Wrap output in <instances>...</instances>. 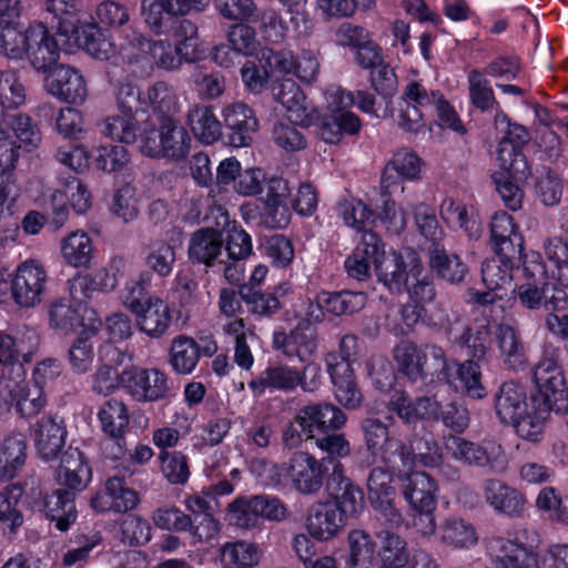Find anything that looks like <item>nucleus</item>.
<instances>
[{
  "label": "nucleus",
  "mask_w": 568,
  "mask_h": 568,
  "mask_svg": "<svg viewBox=\"0 0 568 568\" xmlns=\"http://www.w3.org/2000/svg\"><path fill=\"white\" fill-rule=\"evenodd\" d=\"M422 160L417 154L409 151H399L385 166L382 176V187L385 193H390L399 179L415 180L419 178Z\"/></svg>",
  "instance_id": "49530a36"
},
{
  "label": "nucleus",
  "mask_w": 568,
  "mask_h": 568,
  "mask_svg": "<svg viewBox=\"0 0 568 568\" xmlns=\"http://www.w3.org/2000/svg\"><path fill=\"white\" fill-rule=\"evenodd\" d=\"M523 254L511 256L504 252H495V255L486 258L481 264V281L486 291L479 292L468 288V303L488 306L501 301L513 285V272L518 266Z\"/></svg>",
  "instance_id": "ddd939ff"
},
{
  "label": "nucleus",
  "mask_w": 568,
  "mask_h": 568,
  "mask_svg": "<svg viewBox=\"0 0 568 568\" xmlns=\"http://www.w3.org/2000/svg\"><path fill=\"white\" fill-rule=\"evenodd\" d=\"M324 460H318L306 452H296L278 467V475L300 494L314 495L322 489L324 484L326 473Z\"/></svg>",
  "instance_id": "a211bd4d"
},
{
  "label": "nucleus",
  "mask_w": 568,
  "mask_h": 568,
  "mask_svg": "<svg viewBox=\"0 0 568 568\" xmlns=\"http://www.w3.org/2000/svg\"><path fill=\"white\" fill-rule=\"evenodd\" d=\"M60 253L68 266L89 268L95 256L94 242L85 231L77 230L60 240Z\"/></svg>",
  "instance_id": "58836bf2"
},
{
  "label": "nucleus",
  "mask_w": 568,
  "mask_h": 568,
  "mask_svg": "<svg viewBox=\"0 0 568 568\" xmlns=\"http://www.w3.org/2000/svg\"><path fill=\"white\" fill-rule=\"evenodd\" d=\"M47 404L41 385L27 379L23 365L2 368L0 372V405L14 408L21 417L39 414Z\"/></svg>",
  "instance_id": "6e6552de"
},
{
  "label": "nucleus",
  "mask_w": 568,
  "mask_h": 568,
  "mask_svg": "<svg viewBox=\"0 0 568 568\" xmlns=\"http://www.w3.org/2000/svg\"><path fill=\"white\" fill-rule=\"evenodd\" d=\"M440 91L428 90L420 80H410L403 88L395 113L385 111L383 118H394L404 131L418 133L426 126L424 112L433 106Z\"/></svg>",
  "instance_id": "4468645a"
},
{
  "label": "nucleus",
  "mask_w": 568,
  "mask_h": 568,
  "mask_svg": "<svg viewBox=\"0 0 568 568\" xmlns=\"http://www.w3.org/2000/svg\"><path fill=\"white\" fill-rule=\"evenodd\" d=\"M464 463L483 469L485 474L498 475L508 468V459L501 446L493 443L464 440Z\"/></svg>",
  "instance_id": "c9c22d12"
},
{
  "label": "nucleus",
  "mask_w": 568,
  "mask_h": 568,
  "mask_svg": "<svg viewBox=\"0 0 568 568\" xmlns=\"http://www.w3.org/2000/svg\"><path fill=\"white\" fill-rule=\"evenodd\" d=\"M390 407L406 423L418 419L434 418L438 414V405L430 398H418L413 403L403 390H395L390 397Z\"/></svg>",
  "instance_id": "09e8293b"
},
{
  "label": "nucleus",
  "mask_w": 568,
  "mask_h": 568,
  "mask_svg": "<svg viewBox=\"0 0 568 568\" xmlns=\"http://www.w3.org/2000/svg\"><path fill=\"white\" fill-rule=\"evenodd\" d=\"M275 100L284 108L288 122L306 126L312 119V109L300 85L286 79L273 89Z\"/></svg>",
  "instance_id": "72a5a7b5"
},
{
  "label": "nucleus",
  "mask_w": 568,
  "mask_h": 568,
  "mask_svg": "<svg viewBox=\"0 0 568 568\" xmlns=\"http://www.w3.org/2000/svg\"><path fill=\"white\" fill-rule=\"evenodd\" d=\"M322 369L316 363L304 365L302 371L288 365H274L265 368L248 382L254 396H262L266 390L292 392L301 387L304 392H315L321 385Z\"/></svg>",
  "instance_id": "9b49d317"
},
{
  "label": "nucleus",
  "mask_w": 568,
  "mask_h": 568,
  "mask_svg": "<svg viewBox=\"0 0 568 568\" xmlns=\"http://www.w3.org/2000/svg\"><path fill=\"white\" fill-rule=\"evenodd\" d=\"M362 430L367 450L373 456L374 462H383L396 466L400 463L402 466H408L419 459L422 465L432 466L437 462V453L435 446H430L425 442L426 452L422 448V443L418 442L412 446V449L397 438L390 437L388 427L378 418L367 417L362 422Z\"/></svg>",
  "instance_id": "39448f33"
},
{
  "label": "nucleus",
  "mask_w": 568,
  "mask_h": 568,
  "mask_svg": "<svg viewBox=\"0 0 568 568\" xmlns=\"http://www.w3.org/2000/svg\"><path fill=\"white\" fill-rule=\"evenodd\" d=\"M336 358H328V375L333 384V393L336 402L348 410L362 407L364 395L359 389L353 367L346 363H335Z\"/></svg>",
  "instance_id": "cd10ccee"
},
{
  "label": "nucleus",
  "mask_w": 568,
  "mask_h": 568,
  "mask_svg": "<svg viewBox=\"0 0 568 568\" xmlns=\"http://www.w3.org/2000/svg\"><path fill=\"white\" fill-rule=\"evenodd\" d=\"M222 331L230 343L234 345V363L244 371H250L254 364V356L248 346V341H253L255 333L246 326L243 318L227 321L222 326Z\"/></svg>",
  "instance_id": "a18cd8bd"
},
{
  "label": "nucleus",
  "mask_w": 568,
  "mask_h": 568,
  "mask_svg": "<svg viewBox=\"0 0 568 568\" xmlns=\"http://www.w3.org/2000/svg\"><path fill=\"white\" fill-rule=\"evenodd\" d=\"M324 97L329 114L321 118L318 126L321 139L326 143L336 144L341 142L344 134H357L362 129V121L349 111L355 103L354 93L332 84L326 88Z\"/></svg>",
  "instance_id": "1a4fd4ad"
},
{
  "label": "nucleus",
  "mask_w": 568,
  "mask_h": 568,
  "mask_svg": "<svg viewBox=\"0 0 568 568\" xmlns=\"http://www.w3.org/2000/svg\"><path fill=\"white\" fill-rule=\"evenodd\" d=\"M22 496L23 488L20 484L8 485L0 491V521L12 530L23 523Z\"/></svg>",
  "instance_id": "69168bd1"
},
{
  "label": "nucleus",
  "mask_w": 568,
  "mask_h": 568,
  "mask_svg": "<svg viewBox=\"0 0 568 568\" xmlns=\"http://www.w3.org/2000/svg\"><path fill=\"white\" fill-rule=\"evenodd\" d=\"M189 255L193 261L214 267L224 256L221 232L214 229H201L195 232L189 244Z\"/></svg>",
  "instance_id": "c03bdc74"
},
{
  "label": "nucleus",
  "mask_w": 568,
  "mask_h": 568,
  "mask_svg": "<svg viewBox=\"0 0 568 568\" xmlns=\"http://www.w3.org/2000/svg\"><path fill=\"white\" fill-rule=\"evenodd\" d=\"M98 418L102 430L112 438H120L129 425L128 407L122 400L109 399L101 405Z\"/></svg>",
  "instance_id": "bf43d9fd"
},
{
  "label": "nucleus",
  "mask_w": 568,
  "mask_h": 568,
  "mask_svg": "<svg viewBox=\"0 0 568 568\" xmlns=\"http://www.w3.org/2000/svg\"><path fill=\"white\" fill-rule=\"evenodd\" d=\"M336 212L344 224L363 235L369 231L374 223L373 211L359 199L348 196L336 203Z\"/></svg>",
  "instance_id": "5fc2aeb1"
},
{
  "label": "nucleus",
  "mask_w": 568,
  "mask_h": 568,
  "mask_svg": "<svg viewBox=\"0 0 568 568\" xmlns=\"http://www.w3.org/2000/svg\"><path fill=\"white\" fill-rule=\"evenodd\" d=\"M144 263L160 277H168L172 274L175 264L174 246L163 240L153 239L143 248Z\"/></svg>",
  "instance_id": "6e6d98bb"
},
{
  "label": "nucleus",
  "mask_w": 568,
  "mask_h": 568,
  "mask_svg": "<svg viewBox=\"0 0 568 568\" xmlns=\"http://www.w3.org/2000/svg\"><path fill=\"white\" fill-rule=\"evenodd\" d=\"M27 460V442L22 434H10L0 440V480H11Z\"/></svg>",
  "instance_id": "79ce46f5"
},
{
  "label": "nucleus",
  "mask_w": 568,
  "mask_h": 568,
  "mask_svg": "<svg viewBox=\"0 0 568 568\" xmlns=\"http://www.w3.org/2000/svg\"><path fill=\"white\" fill-rule=\"evenodd\" d=\"M536 507L552 523L568 526V497H562L555 487H544L537 498Z\"/></svg>",
  "instance_id": "338daca9"
},
{
  "label": "nucleus",
  "mask_w": 568,
  "mask_h": 568,
  "mask_svg": "<svg viewBox=\"0 0 568 568\" xmlns=\"http://www.w3.org/2000/svg\"><path fill=\"white\" fill-rule=\"evenodd\" d=\"M144 123L139 125L134 112H119L108 115L102 123V134L119 141L131 144L136 141L138 131L141 132Z\"/></svg>",
  "instance_id": "4d7b16f0"
},
{
  "label": "nucleus",
  "mask_w": 568,
  "mask_h": 568,
  "mask_svg": "<svg viewBox=\"0 0 568 568\" xmlns=\"http://www.w3.org/2000/svg\"><path fill=\"white\" fill-rule=\"evenodd\" d=\"M0 55L9 60L28 59L38 72H43L44 91L61 102L81 105L88 87L81 72L68 64H57L59 47L48 27L33 21L28 28L0 21Z\"/></svg>",
  "instance_id": "f03ea898"
},
{
  "label": "nucleus",
  "mask_w": 568,
  "mask_h": 568,
  "mask_svg": "<svg viewBox=\"0 0 568 568\" xmlns=\"http://www.w3.org/2000/svg\"><path fill=\"white\" fill-rule=\"evenodd\" d=\"M346 520L343 514L331 501H316L308 509L305 529L317 541H328L337 536Z\"/></svg>",
  "instance_id": "a878e982"
},
{
  "label": "nucleus",
  "mask_w": 568,
  "mask_h": 568,
  "mask_svg": "<svg viewBox=\"0 0 568 568\" xmlns=\"http://www.w3.org/2000/svg\"><path fill=\"white\" fill-rule=\"evenodd\" d=\"M263 57L271 72L294 74L306 84H311L318 79L321 64L317 54L313 50L304 49L297 55H294L287 50L264 49Z\"/></svg>",
  "instance_id": "4be33fe9"
},
{
  "label": "nucleus",
  "mask_w": 568,
  "mask_h": 568,
  "mask_svg": "<svg viewBox=\"0 0 568 568\" xmlns=\"http://www.w3.org/2000/svg\"><path fill=\"white\" fill-rule=\"evenodd\" d=\"M266 183V193L262 197L261 221L268 229H283L291 220L287 205L290 195L288 182L282 178L266 179L261 169H247L239 175L234 184L236 193L243 196H254L262 192Z\"/></svg>",
  "instance_id": "20e7f679"
},
{
  "label": "nucleus",
  "mask_w": 568,
  "mask_h": 568,
  "mask_svg": "<svg viewBox=\"0 0 568 568\" xmlns=\"http://www.w3.org/2000/svg\"><path fill=\"white\" fill-rule=\"evenodd\" d=\"M48 284L43 263L36 258L21 262L11 278L13 300L23 307L34 306L42 301Z\"/></svg>",
  "instance_id": "aec40b11"
},
{
  "label": "nucleus",
  "mask_w": 568,
  "mask_h": 568,
  "mask_svg": "<svg viewBox=\"0 0 568 568\" xmlns=\"http://www.w3.org/2000/svg\"><path fill=\"white\" fill-rule=\"evenodd\" d=\"M321 302L326 304V312L333 315H347L361 311L367 296L363 292H321Z\"/></svg>",
  "instance_id": "e2e57ef3"
},
{
  "label": "nucleus",
  "mask_w": 568,
  "mask_h": 568,
  "mask_svg": "<svg viewBox=\"0 0 568 568\" xmlns=\"http://www.w3.org/2000/svg\"><path fill=\"white\" fill-rule=\"evenodd\" d=\"M138 504V494L120 477L109 478L103 490L91 498V506L98 511L123 513L135 508Z\"/></svg>",
  "instance_id": "c756f323"
},
{
  "label": "nucleus",
  "mask_w": 568,
  "mask_h": 568,
  "mask_svg": "<svg viewBox=\"0 0 568 568\" xmlns=\"http://www.w3.org/2000/svg\"><path fill=\"white\" fill-rule=\"evenodd\" d=\"M139 136L141 153L152 159L179 161L184 159L191 149V136L175 116L144 121Z\"/></svg>",
  "instance_id": "0eeeda50"
},
{
  "label": "nucleus",
  "mask_w": 568,
  "mask_h": 568,
  "mask_svg": "<svg viewBox=\"0 0 568 568\" xmlns=\"http://www.w3.org/2000/svg\"><path fill=\"white\" fill-rule=\"evenodd\" d=\"M187 123L201 143L212 144L222 135V124L211 106H193L187 113Z\"/></svg>",
  "instance_id": "8fccbe9b"
},
{
  "label": "nucleus",
  "mask_w": 568,
  "mask_h": 568,
  "mask_svg": "<svg viewBox=\"0 0 568 568\" xmlns=\"http://www.w3.org/2000/svg\"><path fill=\"white\" fill-rule=\"evenodd\" d=\"M122 389L138 403L164 399L170 392L168 377L162 371L139 366L122 371Z\"/></svg>",
  "instance_id": "6ab92c4d"
},
{
  "label": "nucleus",
  "mask_w": 568,
  "mask_h": 568,
  "mask_svg": "<svg viewBox=\"0 0 568 568\" xmlns=\"http://www.w3.org/2000/svg\"><path fill=\"white\" fill-rule=\"evenodd\" d=\"M226 519L240 528H255L260 525L257 495L237 497L227 506Z\"/></svg>",
  "instance_id": "774afa93"
},
{
  "label": "nucleus",
  "mask_w": 568,
  "mask_h": 568,
  "mask_svg": "<svg viewBox=\"0 0 568 568\" xmlns=\"http://www.w3.org/2000/svg\"><path fill=\"white\" fill-rule=\"evenodd\" d=\"M33 440L40 457L54 459L65 444L67 430L62 420L52 416H42L32 428Z\"/></svg>",
  "instance_id": "473e14b6"
},
{
  "label": "nucleus",
  "mask_w": 568,
  "mask_h": 568,
  "mask_svg": "<svg viewBox=\"0 0 568 568\" xmlns=\"http://www.w3.org/2000/svg\"><path fill=\"white\" fill-rule=\"evenodd\" d=\"M367 490L372 506L385 516L393 518L396 497L393 475L382 467L374 468L367 479Z\"/></svg>",
  "instance_id": "a19ab883"
},
{
  "label": "nucleus",
  "mask_w": 568,
  "mask_h": 568,
  "mask_svg": "<svg viewBox=\"0 0 568 568\" xmlns=\"http://www.w3.org/2000/svg\"><path fill=\"white\" fill-rule=\"evenodd\" d=\"M382 248V239L376 233H365L353 252L346 257L344 267L348 276L365 281L371 276V264Z\"/></svg>",
  "instance_id": "f704fd0d"
},
{
  "label": "nucleus",
  "mask_w": 568,
  "mask_h": 568,
  "mask_svg": "<svg viewBox=\"0 0 568 568\" xmlns=\"http://www.w3.org/2000/svg\"><path fill=\"white\" fill-rule=\"evenodd\" d=\"M348 556L346 565L349 568H374L377 550L373 537L362 529H353L347 536Z\"/></svg>",
  "instance_id": "3c124183"
},
{
  "label": "nucleus",
  "mask_w": 568,
  "mask_h": 568,
  "mask_svg": "<svg viewBox=\"0 0 568 568\" xmlns=\"http://www.w3.org/2000/svg\"><path fill=\"white\" fill-rule=\"evenodd\" d=\"M490 240L494 252H504L511 256L523 254L524 239L518 232L513 216L506 212H497L493 216Z\"/></svg>",
  "instance_id": "ea45409f"
},
{
  "label": "nucleus",
  "mask_w": 568,
  "mask_h": 568,
  "mask_svg": "<svg viewBox=\"0 0 568 568\" xmlns=\"http://www.w3.org/2000/svg\"><path fill=\"white\" fill-rule=\"evenodd\" d=\"M377 558L382 568H404L410 560L406 540L399 535L384 530L377 535Z\"/></svg>",
  "instance_id": "de8ad7c7"
},
{
  "label": "nucleus",
  "mask_w": 568,
  "mask_h": 568,
  "mask_svg": "<svg viewBox=\"0 0 568 568\" xmlns=\"http://www.w3.org/2000/svg\"><path fill=\"white\" fill-rule=\"evenodd\" d=\"M500 552L497 568H538L539 559L532 547L498 538Z\"/></svg>",
  "instance_id": "13d9d810"
},
{
  "label": "nucleus",
  "mask_w": 568,
  "mask_h": 568,
  "mask_svg": "<svg viewBox=\"0 0 568 568\" xmlns=\"http://www.w3.org/2000/svg\"><path fill=\"white\" fill-rule=\"evenodd\" d=\"M82 328L68 349V364L74 374H85L91 371L95 353L93 337L102 327V321L93 308H84L80 322Z\"/></svg>",
  "instance_id": "5701e85b"
},
{
  "label": "nucleus",
  "mask_w": 568,
  "mask_h": 568,
  "mask_svg": "<svg viewBox=\"0 0 568 568\" xmlns=\"http://www.w3.org/2000/svg\"><path fill=\"white\" fill-rule=\"evenodd\" d=\"M125 354L112 344L100 347L99 366L92 377V389L102 395H109L122 388V372L118 367L123 363Z\"/></svg>",
  "instance_id": "c85d7f7f"
},
{
  "label": "nucleus",
  "mask_w": 568,
  "mask_h": 568,
  "mask_svg": "<svg viewBox=\"0 0 568 568\" xmlns=\"http://www.w3.org/2000/svg\"><path fill=\"white\" fill-rule=\"evenodd\" d=\"M534 382L546 406L545 412L560 413L568 402V389L561 366L554 356L541 358L534 369Z\"/></svg>",
  "instance_id": "412c9836"
},
{
  "label": "nucleus",
  "mask_w": 568,
  "mask_h": 568,
  "mask_svg": "<svg viewBox=\"0 0 568 568\" xmlns=\"http://www.w3.org/2000/svg\"><path fill=\"white\" fill-rule=\"evenodd\" d=\"M142 111H151L148 120L160 121L165 116H175L180 111V101L173 85L159 80L142 91Z\"/></svg>",
  "instance_id": "7c9ffc66"
},
{
  "label": "nucleus",
  "mask_w": 568,
  "mask_h": 568,
  "mask_svg": "<svg viewBox=\"0 0 568 568\" xmlns=\"http://www.w3.org/2000/svg\"><path fill=\"white\" fill-rule=\"evenodd\" d=\"M79 0H49L47 10L59 20L58 33L67 37L69 48L84 49L98 60L128 64L132 72L150 75L155 69L174 72L184 63H194L206 54V48L199 37L197 26L191 20H180L173 28V42L168 39H151L130 31L118 44L93 21L74 24L70 19L78 11Z\"/></svg>",
  "instance_id": "f257e3e1"
},
{
  "label": "nucleus",
  "mask_w": 568,
  "mask_h": 568,
  "mask_svg": "<svg viewBox=\"0 0 568 568\" xmlns=\"http://www.w3.org/2000/svg\"><path fill=\"white\" fill-rule=\"evenodd\" d=\"M419 463L416 458L415 462L408 466L406 475L399 474L398 477L404 481L403 494L410 507L415 511H422V519L427 520V525L422 528L424 532H434L436 528L434 509L436 507V494L438 490L436 481L425 471L410 470L413 465Z\"/></svg>",
  "instance_id": "dca6fc26"
},
{
  "label": "nucleus",
  "mask_w": 568,
  "mask_h": 568,
  "mask_svg": "<svg viewBox=\"0 0 568 568\" xmlns=\"http://www.w3.org/2000/svg\"><path fill=\"white\" fill-rule=\"evenodd\" d=\"M331 503L343 514L346 520L356 516L364 507V494L346 475L341 462H333L332 473L327 479Z\"/></svg>",
  "instance_id": "393cba45"
},
{
  "label": "nucleus",
  "mask_w": 568,
  "mask_h": 568,
  "mask_svg": "<svg viewBox=\"0 0 568 568\" xmlns=\"http://www.w3.org/2000/svg\"><path fill=\"white\" fill-rule=\"evenodd\" d=\"M221 114L230 131V143L235 148L248 145L258 129L254 111L243 102H232L222 109Z\"/></svg>",
  "instance_id": "bb28decb"
},
{
  "label": "nucleus",
  "mask_w": 568,
  "mask_h": 568,
  "mask_svg": "<svg viewBox=\"0 0 568 568\" xmlns=\"http://www.w3.org/2000/svg\"><path fill=\"white\" fill-rule=\"evenodd\" d=\"M495 125L503 133L497 146L499 169L508 171L518 181H527L531 175V169L524 153V149L531 139L528 130L521 124L510 122L504 112L496 113Z\"/></svg>",
  "instance_id": "9d476101"
},
{
  "label": "nucleus",
  "mask_w": 568,
  "mask_h": 568,
  "mask_svg": "<svg viewBox=\"0 0 568 568\" xmlns=\"http://www.w3.org/2000/svg\"><path fill=\"white\" fill-rule=\"evenodd\" d=\"M496 339L504 364L513 371L521 369L527 364L524 343L515 328L508 324H500Z\"/></svg>",
  "instance_id": "864d4df0"
},
{
  "label": "nucleus",
  "mask_w": 568,
  "mask_h": 568,
  "mask_svg": "<svg viewBox=\"0 0 568 568\" xmlns=\"http://www.w3.org/2000/svg\"><path fill=\"white\" fill-rule=\"evenodd\" d=\"M464 344L469 358L464 363V394L471 399H483L487 389L481 383V365L486 363L487 344L489 342V327L479 325L476 331L468 328Z\"/></svg>",
  "instance_id": "f3484780"
},
{
  "label": "nucleus",
  "mask_w": 568,
  "mask_h": 568,
  "mask_svg": "<svg viewBox=\"0 0 568 568\" xmlns=\"http://www.w3.org/2000/svg\"><path fill=\"white\" fill-rule=\"evenodd\" d=\"M36 201L50 211L51 224L55 229H60L68 221V205L77 214H84L91 209L92 195L84 182L75 176H70L60 186L45 187Z\"/></svg>",
  "instance_id": "f8f14e48"
},
{
  "label": "nucleus",
  "mask_w": 568,
  "mask_h": 568,
  "mask_svg": "<svg viewBox=\"0 0 568 568\" xmlns=\"http://www.w3.org/2000/svg\"><path fill=\"white\" fill-rule=\"evenodd\" d=\"M495 408L504 423L514 422L528 409L526 389L515 382H505L495 395Z\"/></svg>",
  "instance_id": "37998d69"
},
{
  "label": "nucleus",
  "mask_w": 568,
  "mask_h": 568,
  "mask_svg": "<svg viewBox=\"0 0 568 568\" xmlns=\"http://www.w3.org/2000/svg\"><path fill=\"white\" fill-rule=\"evenodd\" d=\"M57 479L73 490H83L92 479L91 467L78 448L70 447L63 454L57 469Z\"/></svg>",
  "instance_id": "e433bc0d"
},
{
  "label": "nucleus",
  "mask_w": 568,
  "mask_h": 568,
  "mask_svg": "<svg viewBox=\"0 0 568 568\" xmlns=\"http://www.w3.org/2000/svg\"><path fill=\"white\" fill-rule=\"evenodd\" d=\"M44 511L47 517L55 521L60 531H67L77 520L73 496L63 489H57L44 498Z\"/></svg>",
  "instance_id": "603ef678"
},
{
  "label": "nucleus",
  "mask_w": 568,
  "mask_h": 568,
  "mask_svg": "<svg viewBox=\"0 0 568 568\" xmlns=\"http://www.w3.org/2000/svg\"><path fill=\"white\" fill-rule=\"evenodd\" d=\"M317 348L315 335L311 329L295 328L284 336L283 349L288 357L296 356L302 363H313Z\"/></svg>",
  "instance_id": "0e129e2a"
},
{
  "label": "nucleus",
  "mask_w": 568,
  "mask_h": 568,
  "mask_svg": "<svg viewBox=\"0 0 568 568\" xmlns=\"http://www.w3.org/2000/svg\"><path fill=\"white\" fill-rule=\"evenodd\" d=\"M222 559L235 568H253L258 565L262 550L251 541L236 540L226 542L221 548Z\"/></svg>",
  "instance_id": "680f3d73"
},
{
  "label": "nucleus",
  "mask_w": 568,
  "mask_h": 568,
  "mask_svg": "<svg viewBox=\"0 0 568 568\" xmlns=\"http://www.w3.org/2000/svg\"><path fill=\"white\" fill-rule=\"evenodd\" d=\"M519 305L528 311H561L567 305V293L549 282L527 280L513 290Z\"/></svg>",
  "instance_id": "b1692460"
},
{
  "label": "nucleus",
  "mask_w": 568,
  "mask_h": 568,
  "mask_svg": "<svg viewBox=\"0 0 568 568\" xmlns=\"http://www.w3.org/2000/svg\"><path fill=\"white\" fill-rule=\"evenodd\" d=\"M375 272L378 281L392 292H400L406 286L408 277L417 278L423 268L416 252L385 251L384 243L375 257Z\"/></svg>",
  "instance_id": "2eb2a0df"
},
{
  "label": "nucleus",
  "mask_w": 568,
  "mask_h": 568,
  "mask_svg": "<svg viewBox=\"0 0 568 568\" xmlns=\"http://www.w3.org/2000/svg\"><path fill=\"white\" fill-rule=\"evenodd\" d=\"M483 490L487 504L497 513L509 517L523 515L526 497L516 488L510 487L503 480L488 478L484 481Z\"/></svg>",
  "instance_id": "2f4dec72"
},
{
  "label": "nucleus",
  "mask_w": 568,
  "mask_h": 568,
  "mask_svg": "<svg viewBox=\"0 0 568 568\" xmlns=\"http://www.w3.org/2000/svg\"><path fill=\"white\" fill-rule=\"evenodd\" d=\"M151 274L142 272L124 284L122 305L134 316L138 328L151 338L164 336L172 323V311L162 297L150 294Z\"/></svg>",
  "instance_id": "7ed1b4c3"
},
{
  "label": "nucleus",
  "mask_w": 568,
  "mask_h": 568,
  "mask_svg": "<svg viewBox=\"0 0 568 568\" xmlns=\"http://www.w3.org/2000/svg\"><path fill=\"white\" fill-rule=\"evenodd\" d=\"M393 356L398 368L410 379L429 375L445 379L448 384L462 381V365L448 364L440 347L427 346L423 351L414 343L405 341L395 346Z\"/></svg>",
  "instance_id": "423d86ee"
},
{
  "label": "nucleus",
  "mask_w": 568,
  "mask_h": 568,
  "mask_svg": "<svg viewBox=\"0 0 568 568\" xmlns=\"http://www.w3.org/2000/svg\"><path fill=\"white\" fill-rule=\"evenodd\" d=\"M200 359V348L195 341L187 336H178L170 348V364L179 374H191Z\"/></svg>",
  "instance_id": "052dcab7"
},
{
  "label": "nucleus",
  "mask_w": 568,
  "mask_h": 568,
  "mask_svg": "<svg viewBox=\"0 0 568 568\" xmlns=\"http://www.w3.org/2000/svg\"><path fill=\"white\" fill-rule=\"evenodd\" d=\"M300 419H303L308 433H327L341 429L346 420V414L337 406L329 403L310 404L298 410Z\"/></svg>",
  "instance_id": "4c0bfd02"
}]
</instances>
